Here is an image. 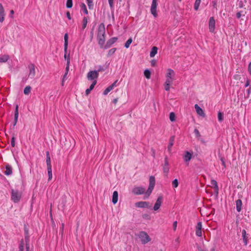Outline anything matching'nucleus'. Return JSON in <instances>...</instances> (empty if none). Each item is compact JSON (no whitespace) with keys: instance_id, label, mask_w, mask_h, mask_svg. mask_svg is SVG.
I'll return each mask as SVG.
<instances>
[{"instance_id":"obj_1","label":"nucleus","mask_w":251,"mask_h":251,"mask_svg":"<svg viewBox=\"0 0 251 251\" xmlns=\"http://www.w3.org/2000/svg\"><path fill=\"white\" fill-rule=\"evenodd\" d=\"M97 39L100 48H103L105 41V28L103 23L100 24L99 25L97 32Z\"/></svg>"},{"instance_id":"obj_2","label":"nucleus","mask_w":251,"mask_h":251,"mask_svg":"<svg viewBox=\"0 0 251 251\" xmlns=\"http://www.w3.org/2000/svg\"><path fill=\"white\" fill-rule=\"evenodd\" d=\"M138 236L142 243L143 244H146L151 240V239L150 238V236H149L148 233L145 231L140 232Z\"/></svg>"},{"instance_id":"obj_3","label":"nucleus","mask_w":251,"mask_h":251,"mask_svg":"<svg viewBox=\"0 0 251 251\" xmlns=\"http://www.w3.org/2000/svg\"><path fill=\"white\" fill-rule=\"evenodd\" d=\"M175 72L171 69H168L166 74V82L173 83L175 80Z\"/></svg>"},{"instance_id":"obj_4","label":"nucleus","mask_w":251,"mask_h":251,"mask_svg":"<svg viewBox=\"0 0 251 251\" xmlns=\"http://www.w3.org/2000/svg\"><path fill=\"white\" fill-rule=\"evenodd\" d=\"M155 177L153 176H151L150 177L149 186L148 189L147 190V191L146 193V195L147 196V198L151 193V192L154 188V187L155 186Z\"/></svg>"},{"instance_id":"obj_5","label":"nucleus","mask_w":251,"mask_h":251,"mask_svg":"<svg viewBox=\"0 0 251 251\" xmlns=\"http://www.w3.org/2000/svg\"><path fill=\"white\" fill-rule=\"evenodd\" d=\"M22 194L18 190L12 189L11 191V200L15 203L19 202L21 198Z\"/></svg>"},{"instance_id":"obj_6","label":"nucleus","mask_w":251,"mask_h":251,"mask_svg":"<svg viewBox=\"0 0 251 251\" xmlns=\"http://www.w3.org/2000/svg\"><path fill=\"white\" fill-rule=\"evenodd\" d=\"M157 5V0H152L151 8V12L155 18L157 16V13L156 12Z\"/></svg>"},{"instance_id":"obj_7","label":"nucleus","mask_w":251,"mask_h":251,"mask_svg":"<svg viewBox=\"0 0 251 251\" xmlns=\"http://www.w3.org/2000/svg\"><path fill=\"white\" fill-rule=\"evenodd\" d=\"M99 76V73L97 71H91L88 72L87 75V78L89 80H92L95 78H97Z\"/></svg>"},{"instance_id":"obj_8","label":"nucleus","mask_w":251,"mask_h":251,"mask_svg":"<svg viewBox=\"0 0 251 251\" xmlns=\"http://www.w3.org/2000/svg\"><path fill=\"white\" fill-rule=\"evenodd\" d=\"M29 69L28 77L33 78L35 76V67L33 64H30L28 66Z\"/></svg>"},{"instance_id":"obj_9","label":"nucleus","mask_w":251,"mask_h":251,"mask_svg":"<svg viewBox=\"0 0 251 251\" xmlns=\"http://www.w3.org/2000/svg\"><path fill=\"white\" fill-rule=\"evenodd\" d=\"M146 189L143 187H135L132 190V192L136 195H139L144 194Z\"/></svg>"},{"instance_id":"obj_10","label":"nucleus","mask_w":251,"mask_h":251,"mask_svg":"<svg viewBox=\"0 0 251 251\" xmlns=\"http://www.w3.org/2000/svg\"><path fill=\"white\" fill-rule=\"evenodd\" d=\"M118 40V38L114 37L109 39L105 45H104V47L102 49H107L109 48L113 44H114Z\"/></svg>"},{"instance_id":"obj_11","label":"nucleus","mask_w":251,"mask_h":251,"mask_svg":"<svg viewBox=\"0 0 251 251\" xmlns=\"http://www.w3.org/2000/svg\"><path fill=\"white\" fill-rule=\"evenodd\" d=\"M215 28V21L213 17L210 18L209 21V29L211 32H214Z\"/></svg>"},{"instance_id":"obj_12","label":"nucleus","mask_w":251,"mask_h":251,"mask_svg":"<svg viewBox=\"0 0 251 251\" xmlns=\"http://www.w3.org/2000/svg\"><path fill=\"white\" fill-rule=\"evenodd\" d=\"M202 223L201 222L198 223L196 226V234L197 236L199 237H201L202 236Z\"/></svg>"},{"instance_id":"obj_13","label":"nucleus","mask_w":251,"mask_h":251,"mask_svg":"<svg viewBox=\"0 0 251 251\" xmlns=\"http://www.w3.org/2000/svg\"><path fill=\"white\" fill-rule=\"evenodd\" d=\"M162 202V198L161 197H159L157 199L156 202L154 205L153 209L155 211L158 210Z\"/></svg>"},{"instance_id":"obj_14","label":"nucleus","mask_w":251,"mask_h":251,"mask_svg":"<svg viewBox=\"0 0 251 251\" xmlns=\"http://www.w3.org/2000/svg\"><path fill=\"white\" fill-rule=\"evenodd\" d=\"M4 9L1 3H0V22L2 23L5 17Z\"/></svg>"},{"instance_id":"obj_15","label":"nucleus","mask_w":251,"mask_h":251,"mask_svg":"<svg viewBox=\"0 0 251 251\" xmlns=\"http://www.w3.org/2000/svg\"><path fill=\"white\" fill-rule=\"evenodd\" d=\"M195 108L196 109V111L197 112V113L199 114V115L204 117L205 114L204 113V111L198 105V104H196L195 105Z\"/></svg>"},{"instance_id":"obj_16","label":"nucleus","mask_w":251,"mask_h":251,"mask_svg":"<svg viewBox=\"0 0 251 251\" xmlns=\"http://www.w3.org/2000/svg\"><path fill=\"white\" fill-rule=\"evenodd\" d=\"M135 205L137 207L145 208L148 207L149 203L146 201H139L136 202Z\"/></svg>"},{"instance_id":"obj_17","label":"nucleus","mask_w":251,"mask_h":251,"mask_svg":"<svg viewBox=\"0 0 251 251\" xmlns=\"http://www.w3.org/2000/svg\"><path fill=\"white\" fill-rule=\"evenodd\" d=\"M4 174L6 176H9L12 174V167L9 164L5 165V171L4 172Z\"/></svg>"},{"instance_id":"obj_18","label":"nucleus","mask_w":251,"mask_h":251,"mask_svg":"<svg viewBox=\"0 0 251 251\" xmlns=\"http://www.w3.org/2000/svg\"><path fill=\"white\" fill-rule=\"evenodd\" d=\"M175 137L174 136H172L169 139V143L168 146V150L169 152L171 151V148L174 144Z\"/></svg>"},{"instance_id":"obj_19","label":"nucleus","mask_w":251,"mask_h":251,"mask_svg":"<svg viewBox=\"0 0 251 251\" xmlns=\"http://www.w3.org/2000/svg\"><path fill=\"white\" fill-rule=\"evenodd\" d=\"M9 58L10 57L7 54L0 55V63H5L9 60Z\"/></svg>"},{"instance_id":"obj_20","label":"nucleus","mask_w":251,"mask_h":251,"mask_svg":"<svg viewBox=\"0 0 251 251\" xmlns=\"http://www.w3.org/2000/svg\"><path fill=\"white\" fill-rule=\"evenodd\" d=\"M169 163L167 160V158L166 157L165 158V162L163 166V171L165 173L167 174L169 172Z\"/></svg>"},{"instance_id":"obj_21","label":"nucleus","mask_w":251,"mask_h":251,"mask_svg":"<svg viewBox=\"0 0 251 251\" xmlns=\"http://www.w3.org/2000/svg\"><path fill=\"white\" fill-rule=\"evenodd\" d=\"M236 210L238 212H240L242 209V202L240 199L236 201Z\"/></svg>"},{"instance_id":"obj_22","label":"nucleus","mask_w":251,"mask_h":251,"mask_svg":"<svg viewBox=\"0 0 251 251\" xmlns=\"http://www.w3.org/2000/svg\"><path fill=\"white\" fill-rule=\"evenodd\" d=\"M242 234L244 243L245 245H247L248 244V236L247 234H246V231L245 229H243L242 230Z\"/></svg>"},{"instance_id":"obj_23","label":"nucleus","mask_w":251,"mask_h":251,"mask_svg":"<svg viewBox=\"0 0 251 251\" xmlns=\"http://www.w3.org/2000/svg\"><path fill=\"white\" fill-rule=\"evenodd\" d=\"M118 200V193L117 191H114L112 196V202L114 204L117 202Z\"/></svg>"},{"instance_id":"obj_24","label":"nucleus","mask_w":251,"mask_h":251,"mask_svg":"<svg viewBox=\"0 0 251 251\" xmlns=\"http://www.w3.org/2000/svg\"><path fill=\"white\" fill-rule=\"evenodd\" d=\"M158 48L156 47H153L150 52V57H153L157 52Z\"/></svg>"},{"instance_id":"obj_25","label":"nucleus","mask_w":251,"mask_h":251,"mask_svg":"<svg viewBox=\"0 0 251 251\" xmlns=\"http://www.w3.org/2000/svg\"><path fill=\"white\" fill-rule=\"evenodd\" d=\"M68 35L67 33L64 35V50L66 51L68 49Z\"/></svg>"},{"instance_id":"obj_26","label":"nucleus","mask_w":251,"mask_h":251,"mask_svg":"<svg viewBox=\"0 0 251 251\" xmlns=\"http://www.w3.org/2000/svg\"><path fill=\"white\" fill-rule=\"evenodd\" d=\"M46 163L47 166L51 165L50 153L48 151L46 152Z\"/></svg>"},{"instance_id":"obj_27","label":"nucleus","mask_w":251,"mask_h":251,"mask_svg":"<svg viewBox=\"0 0 251 251\" xmlns=\"http://www.w3.org/2000/svg\"><path fill=\"white\" fill-rule=\"evenodd\" d=\"M191 158H192V154L188 151L186 152V153L185 154L184 157V160L186 162H188L191 160Z\"/></svg>"},{"instance_id":"obj_28","label":"nucleus","mask_w":251,"mask_h":251,"mask_svg":"<svg viewBox=\"0 0 251 251\" xmlns=\"http://www.w3.org/2000/svg\"><path fill=\"white\" fill-rule=\"evenodd\" d=\"M211 184L214 186V189L216 191L217 193H218L219 188L217 181L214 179H212L211 180Z\"/></svg>"},{"instance_id":"obj_29","label":"nucleus","mask_w":251,"mask_h":251,"mask_svg":"<svg viewBox=\"0 0 251 251\" xmlns=\"http://www.w3.org/2000/svg\"><path fill=\"white\" fill-rule=\"evenodd\" d=\"M80 8H81V10L83 11L84 14L87 15L88 14V11L87 10V9L86 5L84 3H82L80 4Z\"/></svg>"},{"instance_id":"obj_30","label":"nucleus","mask_w":251,"mask_h":251,"mask_svg":"<svg viewBox=\"0 0 251 251\" xmlns=\"http://www.w3.org/2000/svg\"><path fill=\"white\" fill-rule=\"evenodd\" d=\"M86 2L89 9H93L94 7L93 0H86Z\"/></svg>"},{"instance_id":"obj_31","label":"nucleus","mask_w":251,"mask_h":251,"mask_svg":"<svg viewBox=\"0 0 251 251\" xmlns=\"http://www.w3.org/2000/svg\"><path fill=\"white\" fill-rule=\"evenodd\" d=\"M88 23V19L87 17H85L83 19L82 21V29H84L86 28L87 26V24Z\"/></svg>"},{"instance_id":"obj_32","label":"nucleus","mask_w":251,"mask_h":251,"mask_svg":"<svg viewBox=\"0 0 251 251\" xmlns=\"http://www.w3.org/2000/svg\"><path fill=\"white\" fill-rule=\"evenodd\" d=\"M31 87L29 86H26L24 90V94L25 95H28L31 91Z\"/></svg>"},{"instance_id":"obj_33","label":"nucleus","mask_w":251,"mask_h":251,"mask_svg":"<svg viewBox=\"0 0 251 251\" xmlns=\"http://www.w3.org/2000/svg\"><path fill=\"white\" fill-rule=\"evenodd\" d=\"M132 42V38H129L127 40V41L126 42L125 47L127 49L129 47L130 44H131Z\"/></svg>"},{"instance_id":"obj_34","label":"nucleus","mask_w":251,"mask_h":251,"mask_svg":"<svg viewBox=\"0 0 251 251\" xmlns=\"http://www.w3.org/2000/svg\"><path fill=\"white\" fill-rule=\"evenodd\" d=\"M113 86H109L103 92V95H106L109 92L113 89Z\"/></svg>"},{"instance_id":"obj_35","label":"nucleus","mask_w":251,"mask_h":251,"mask_svg":"<svg viewBox=\"0 0 251 251\" xmlns=\"http://www.w3.org/2000/svg\"><path fill=\"white\" fill-rule=\"evenodd\" d=\"M218 121L220 122H222L224 120V114L221 112H219L218 113Z\"/></svg>"},{"instance_id":"obj_36","label":"nucleus","mask_w":251,"mask_h":251,"mask_svg":"<svg viewBox=\"0 0 251 251\" xmlns=\"http://www.w3.org/2000/svg\"><path fill=\"white\" fill-rule=\"evenodd\" d=\"M144 75L147 79H150L151 77V72L149 70H146L144 71Z\"/></svg>"},{"instance_id":"obj_37","label":"nucleus","mask_w":251,"mask_h":251,"mask_svg":"<svg viewBox=\"0 0 251 251\" xmlns=\"http://www.w3.org/2000/svg\"><path fill=\"white\" fill-rule=\"evenodd\" d=\"M172 83H168L165 81L164 84V89L166 91H169L170 89V86L172 84Z\"/></svg>"},{"instance_id":"obj_38","label":"nucleus","mask_w":251,"mask_h":251,"mask_svg":"<svg viewBox=\"0 0 251 251\" xmlns=\"http://www.w3.org/2000/svg\"><path fill=\"white\" fill-rule=\"evenodd\" d=\"M169 118L171 122H174L176 120V115L174 112L170 113Z\"/></svg>"},{"instance_id":"obj_39","label":"nucleus","mask_w":251,"mask_h":251,"mask_svg":"<svg viewBox=\"0 0 251 251\" xmlns=\"http://www.w3.org/2000/svg\"><path fill=\"white\" fill-rule=\"evenodd\" d=\"M73 6V0H67L66 7L68 8H72Z\"/></svg>"},{"instance_id":"obj_40","label":"nucleus","mask_w":251,"mask_h":251,"mask_svg":"<svg viewBox=\"0 0 251 251\" xmlns=\"http://www.w3.org/2000/svg\"><path fill=\"white\" fill-rule=\"evenodd\" d=\"M201 3V1L196 0L195 4H194V9L196 10H198Z\"/></svg>"},{"instance_id":"obj_41","label":"nucleus","mask_w":251,"mask_h":251,"mask_svg":"<svg viewBox=\"0 0 251 251\" xmlns=\"http://www.w3.org/2000/svg\"><path fill=\"white\" fill-rule=\"evenodd\" d=\"M172 185L173 187L177 188L178 186V182L177 179H174L172 182Z\"/></svg>"},{"instance_id":"obj_42","label":"nucleus","mask_w":251,"mask_h":251,"mask_svg":"<svg viewBox=\"0 0 251 251\" xmlns=\"http://www.w3.org/2000/svg\"><path fill=\"white\" fill-rule=\"evenodd\" d=\"M19 112H18V105H17L15 108L14 118L18 119Z\"/></svg>"},{"instance_id":"obj_43","label":"nucleus","mask_w":251,"mask_h":251,"mask_svg":"<svg viewBox=\"0 0 251 251\" xmlns=\"http://www.w3.org/2000/svg\"><path fill=\"white\" fill-rule=\"evenodd\" d=\"M116 50V48H112V49H110L108 51V56H111L112 54H113L115 53Z\"/></svg>"},{"instance_id":"obj_44","label":"nucleus","mask_w":251,"mask_h":251,"mask_svg":"<svg viewBox=\"0 0 251 251\" xmlns=\"http://www.w3.org/2000/svg\"><path fill=\"white\" fill-rule=\"evenodd\" d=\"M199 251H214L215 250L213 247L210 248L209 249L208 248H206L204 250L202 249H199Z\"/></svg>"},{"instance_id":"obj_45","label":"nucleus","mask_w":251,"mask_h":251,"mask_svg":"<svg viewBox=\"0 0 251 251\" xmlns=\"http://www.w3.org/2000/svg\"><path fill=\"white\" fill-rule=\"evenodd\" d=\"M96 84H97V80H95L93 82L92 84L90 85V86L89 87L90 90H91L92 91L93 89V88H94V87H95V86L96 85Z\"/></svg>"},{"instance_id":"obj_46","label":"nucleus","mask_w":251,"mask_h":251,"mask_svg":"<svg viewBox=\"0 0 251 251\" xmlns=\"http://www.w3.org/2000/svg\"><path fill=\"white\" fill-rule=\"evenodd\" d=\"M194 133L197 137H200L201 134L199 131L197 129H195Z\"/></svg>"},{"instance_id":"obj_47","label":"nucleus","mask_w":251,"mask_h":251,"mask_svg":"<svg viewBox=\"0 0 251 251\" xmlns=\"http://www.w3.org/2000/svg\"><path fill=\"white\" fill-rule=\"evenodd\" d=\"M15 138L14 136H13L12 139H11V146L13 147H15Z\"/></svg>"},{"instance_id":"obj_48","label":"nucleus","mask_w":251,"mask_h":251,"mask_svg":"<svg viewBox=\"0 0 251 251\" xmlns=\"http://www.w3.org/2000/svg\"><path fill=\"white\" fill-rule=\"evenodd\" d=\"M151 63L152 66H155L156 64V61L155 59H153L151 61Z\"/></svg>"},{"instance_id":"obj_49","label":"nucleus","mask_w":251,"mask_h":251,"mask_svg":"<svg viewBox=\"0 0 251 251\" xmlns=\"http://www.w3.org/2000/svg\"><path fill=\"white\" fill-rule=\"evenodd\" d=\"M48 175L49 176L48 180L50 181L52 179V172H48Z\"/></svg>"},{"instance_id":"obj_50","label":"nucleus","mask_w":251,"mask_h":251,"mask_svg":"<svg viewBox=\"0 0 251 251\" xmlns=\"http://www.w3.org/2000/svg\"><path fill=\"white\" fill-rule=\"evenodd\" d=\"M177 224V221H175L173 223V228H174V230H176V229Z\"/></svg>"},{"instance_id":"obj_51","label":"nucleus","mask_w":251,"mask_h":251,"mask_svg":"<svg viewBox=\"0 0 251 251\" xmlns=\"http://www.w3.org/2000/svg\"><path fill=\"white\" fill-rule=\"evenodd\" d=\"M113 0H108V2L111 8H112L113 6Z\"/></svg>"},{"instance_id":"obj_52","label":"nucleus","mask_w":251,"mask_h":251,"mask_svg":"<svg viewBox=\"0 0 251 251\" xmlns=\"http://www.w3.org/2000/svg\"><path fill=\"white\" fill-rule=\"evenodd\" d=\"M70 59L69 55H68V58H67V59L66 66H70Z\"/></svg>"},{"instance_id":"obj_53","label":"nucleus","mask_w":251,"mask_h":251,"mask_svg":"<svg viewBox=\"0 0 251 251\" xmlns=\"http://www.w3.org/2000/svg\"><path fill=\"white\" fill-rule=\"evenodd\" d=\"M48 172H52L51 165L47 166Z\"/></svg>"},{"instance_id":"obj_54","label":"nucleus","mask_w":251,"mask_h":251,"mask_svg":"<svg viewBox=\"0 0 251 251\" xmlns=\"http://www.w3.org/2000/svg\"><path fill=\"white\" fill-rule=\"evenodd\" d=\"M248 71L250 74L251 75V62L249 63L248 66Z\"/></svg>"},{"instance_id":"obj_55","label":"nucleus","mask_w":251,"mask_h":251,"mask_svg":"<svg viewBox=\"0 0 251 251\" xmlns=\"http://www.w3.org/2000/svg\"><path fill=\"white\" fill-rule=\"evenodd\" d=\"M64 226H65L64 224V223H62V224H61V234H62V235H63Z\"/></svg>"},{"instance_id":"obj_56","label":"nucleus","mask_w":251,"mask_h":251,"mask_svg":"<svg viewBox=\"0 0 251 251\" xmlns=\"http://www.w3.org/2000/svg\"><path fill=\"white\" fill-rule=\"evenodd\" d=\"M241 16H242L241 12H238V13H237L236 17L237 18H238V19L240 18Z\"/></svg>"},{"instance_id":"obj_57","label":"nucleus","mask_w":251,"mask_h":251,"mask_svg":"<svg viewBox=\"0 0 251 251\" xmlns=\"http://www.w3.org/2000/svg\"><path fill=\"white\" fill-rule=\"evenodd\" d=\"M250 84V81L249 79H247L245 84V87H248Z\"/></svg>"},{"instance_id":"obj_58","label":"nucleus","mask_w":251,"mask_h":251,"mask_svg":"<svg viewBox=\"0 0 251 251\" xmlns=\"http://www.w3.org/2000/svg\"><path fill=\"white\" fill-rule=\"evenodd\" d=\"M67 50L66 51H65L64 50V58L67 60V58H68V56L67 55Z\"/></svg>"},{"instance_id":"obj_59","label":"nucleus","mask_w":251,"mask_h":251,"mask_svg":"<svg viewBox=\"0 0 251 251\" xmlns=\"http://www.w3.org/2000/svg\"><path fill=\"white\" fill-rule=\"evenodd\" d=\"M91 90H90V89H89V88L87 89L86 90V91H85L86 95H88L90 93V92H91Z\"/></svg>"},{"instance_id":"obj_60","label":"nucleus","mask_w":251,"mask_h":251,"mask_svg":"<svg viewBox=\"0 0 251 251\" xmlns=\"http://www.w3.org/2000/svg\"><path fill=\"white\" fill-rule=\"evenodd\" d=\"M68 73H65L64 76H63V79H62V85H63V83H64V79L65 78V77H66Z\"/></svg>"},{"instance_id":"obj_61","label":"nucleus","mask_w":251,"mask_h":251,"mask_svg":"<svg viewBox=\"0 0 251 251\" xmlns=\"http://www.w3.org/2000/svg\"><path fill=\"white\" fill-rule=\"evenodd\" d=\"M221 160L222 161V165L225 168L226 167V163H225V162L224 160V159L223 158H221Z\"/></svg>"},{"instance_id":"obj_62","label":"nucleus","mask_w":251,"mask_h":251,"mask_svg":"<svg viewBox=\"0 0 251 251\" xmlns=\"http://www.w3.org/2000/svg\"><path fill=\"white\" fill-rule=\"evenodd\" d=\"M17 121H18V119L14 118V124H13L14 126H15L16 125Z\"/></svg>"},{"instance_id":"obj_63","label":"nucleus","mask_w":251,"mask_h":251,"mask_svg":"<svg viewBox=\"0 0 251 251\" xmlns=\"http://www.w3.org/2000/svg\"><path fill=\"white\" fill-rule=\"evenodd\" d=\"M118 101V100L117 98H116L115 99L113 100V102L114 103V104H116L117 103Z\"/></svg>"},{"instance_id":"obj_64","label":"nucleus","mask_w":251,"mask_h":251,"mask_svg":"<svg viewBox=\"0 0 251 251\" xmlns=\"http://www.w3.org/2000/svg\"><path fill=\"white\" fill-rule=\"evenodd\" d=\"M67 16L69 19H71V16L69 12H67Z\"/></svg>"}]
</instances>
